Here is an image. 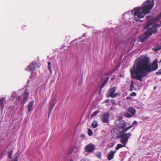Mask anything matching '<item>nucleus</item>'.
Listing matches in <instances>:
<instances>
[{
  "instance_id": "obj_4",
  "label": "nucleus",
  "mask_w": 161,
  "mask_h": 161,
  "mask_svg": "<svg viewBox=\"0 0 161 161\" xmlns=\"http://www.w3.org/2000/svg\"><path fill=\"white\" fill-rule=\"evenodd\" d=\"M115 126L120 130H122L127 126L126 123L124 120L117 119L115 121Z\"/></svg>"
},
{
  "instance_id": "obj_23",
  "label": "nucleus",
  "mask_w": 161,
  "mask_h": 161,
  "mask_svg": "<svg viewBox=\"0 0 161 161\" xmlns=\"http://www.w3.org/2000/svg\"><path fill=\"white\" fill-rule=\"evenodd\" d=\"M99 112V111L98 110H97L94 112L91 115V118L92 119V118L96 116L97 114Z\"/></svg>"
},
{
  "instance_id": "obj_45",
  "label": "nucleus",
  "mask_w": 161,
  "mask_h": 161,
  "mask_svg": "<svg viewBox=\"0 0 161 161\" xmlns=\"http://www.w3.org/2000/svg\"><path fill=\"white\" fill-rule=\"evenodd\" d=\"M107 106H109V104H107Z\"/></svg>"
},
{
  "instance_id": "obj_14",
  "label": "nucleus",
  "mask_w": 161,
  "mask_h": 161,
  "mask_svg": "<svg viewBox=\"0 0 161 161\" xmlns=\"http://www.w3.org/2000/svg\"><path fill=\"white\" fill-rule=\"evenodd\" d=\"M128 111L132 115H134L136 113V110L132 107L129 108L128 109Z\"/></svg>"
},
{
  "instance_id": "obj_34",
  "label": "nucleus",
  "mask_w": 161,
  "mask_h": 161,
  "mask_svg": "<svg viewBox=\"0 0 161 161\" xmlns=\"http://www.w3.org/2000/svg\"><path fill=\"white\" fill-rule=\"evenodd\" d=\"M27 94H29V93L28 92H27V91L26 90L25 91V92L24 93V94L22 95H26Z\"/></svg>"
},
{
  "instance_id": "obj_9",
  "label": "nucleus",
  "mask_w": 161,
  "mask_h": 161,
  "mask_svg": "<svg viewBox=\"0 0 161 161\" xmlns=\"http://www.w3.org/2000/svg\"><path fill=\"white\" fill-rule=\"evenodd\" d=\"M56 97L53 98L49 102V114H50L51 111L56 103Z\"/></svg>"
},
{
  "instance_id": "obj_41",
  "label": "nucleus",
  "mask_w": 161,
  "mask_h": 161,
  "mask_svg": "<svg viewBox=\"0 0 161 161\" xmlns=\"http://www.w3.org/2000/svg\"><path fill=\"white\" fill-rule=\"evenodd\" d=\"M159 17H161V12L160 13V14H159Z\"/></svg>"
},
{
  "instance_id": "obj_33",
  "label": "nucleus",
  "mask_w": 161,
  "mask_h": 161,
  "mask_svg": "<svg viewBox=\"0 0 161 161\" xmlns=\"http://www.w3.org/2000/svg\"><path fill=\"white\" fill-rule=\"evenodd\" d=\"M126 116L127 117H129V118H130V117H132V115L131 114H130L128 113H127Z\"/></svg>"
},
{
  "instance_id": "obj_20",
  "label": "nucleus",
  "mask_w": 161,
  "mask_h": 161,
  "mask_svg": "<svg viewBox=\"0 0 161 161\" xmlns=\"http://www.w3.org/2000/svg\"><path fill=\"white\" fill-rule=\"evenodd\" d=\"M109 79V77H107L105 79V80H104V82H103V84L101 86L100 89V91H101V90H102V88L108 82Z\"/></svg>"
},
{
  "instance_id": "obj_44",
  "label": "nucleus",
  "mask_w": 161,
  "mask_h": 161,
  "mask_svg": "<svg viewBox=\"0 0 161 161\" xmlns=\"http://www.w3.org/2000/svg\"><path fill=\"white\" fill-rule=\"evenodd\" d=\"M127 99H128V98H129V97H127Z\"/></svg>"
},
{
  "instance_id": "obj_47",
  "label": "nucleus",
  "mask_w": 161,
  "mask_h": 161,
  "mask_svg": "<svg viewBox=\"0 0 161 161\" xmlns=\"http://www.w3.org/2000/svg\"><path fill=\"white\" fill-rule=\"evenodd\" d=\"M19 97V99L20 98H21L20 97Z\"/></svg>"
},
{
  "instance_id": "obj_15",
  "label": "nucleus",
  "mask_w": 161,
  "mask_h": 161,
  "mask_svg": "<svg viewBox=\"0 0 161 161\" xmlns=\"http://www.w3.org/2000/svg\"><path fill=\"white\" fill-rule=\"evenodd\" d=\"M5 101V97H3L0 99V106L1 107L2 111L4 107L3 102Z\"/></svg>"
},
{
  "instance_id": "obj_43",
  "label": "nucleus",
  "mask_w": 161,
  "mask_h": 161,
  "mask_svg": "<svg viewBox=\"0 0 161 161\" xmlns=\"http://www.w3.org/2000/svg\"><path fill=\"white\" fill-rule=\"evenodd\" d=\"M156 88V87H154V89H155Z\"/></svg>"
},
{
  "instance_id": "obj_29",
  "label": "nucleus",
  "mask_w": 161,
  "mask_h": 161,
  "mask_svg": "<svg viewBox=\"0 0 161 161\" xmlns=\"http://www.w3.org/2000/svg\"><path fill=\"white\" fill-rule=\"evenodd\" d=\"M161 49V47H158L156 46L154 48V50L155 51H158V50L160 49Z\"/></svg>"
},
{
  "instance_id": "obj_28",
  "label": "nucleus",
  "mask_w": 161,
  "mask_h": 161,
  "mask_svg": "<svg viewBox=\"0 0 161 161\" xmlns=\"http://www.w3.org/2000/svg\"><path fill=\"white\" fill-rule=\"evenodd\" d=\"M146 18L149 21L151 20L152 16L150 15H147L146 16Z\"/></svg>"
},
{
  "instance_id": "obj_37",
  "label": "nucleus",
  "mask_w": 161,
  "mask_h": 161,
  "mask_svg": "<svg viewBox=\"0 0 161 161\" xmlns=\"http://www.w3.org/2000/svg\"><path fill=\"white\" fill-rule=\"evenodd\" d=\"M12 161H18V157L17 156L16 157V158H15V159H14V160H13Z\"/></svg>"
},
{
  "instance_id": "obj_27",
  "label": "nucleus",
  "mask_w": 161,
  "mask_h": 161,
  "mask_svg": "<svg viewBox=\"0 0 161 161\" xmlns=\"http://www.w3.org/2000/svg\"><path fill=\"white\" fill-rule=\"evenodd\" d=\"M88 135L89 136H91L93 134V132L91 129H88Z\"/></svg>"
},
{
  "instance_id": "obj_6",
  "label": "nucleus",
  "mask_w": 161,
  "mask_h": 161,
  "mask_svg": "<svg viewBox=\"0 0 161 161\" xmlns=\"http://www.w3.org/2000/svg\"><path fill=\"white\" fill-rule=\"evenodd\" d=\"M116 90V87H113L110 88L108 91V93L107 95V97H110L112 98H114L117 97L118 95L117 93H115Z\"/></svg>"
},
{
  "instance_id": "obj_38",
  "label": "nucleus",
  "mask_w": 161,
  "mask_h": 161,
  "mask_svg": "<svg viewBox=\"0 0 161 161\" xmlns=\"http://www.w3.org/2000/svg\"><path fill=\"white\" fill-rule=\"evenodd\" d=\"M109 101V100L108 99H107L103 103H108Z\"/></svg>"
},
{
  "instance_id": "obj_11",
  "label": "nucleus",
  "mask_w": 161,
  "mask_h": 161,
  "mask_svg": "<svg viewBox=\"0 0 161 161\" xmlns=\"http://www.w3.org/2000/svg\"><path fill=\"white\" fill-rule=\"evenodd\" d=\"M116 152V150H115L114 151L112 150L111 151L108 155V159L109 160H110L112 159L113 158L114 154Z\"/></svg>"
},
{
  "instance_id": "obj_1",
  "label": "nucleus",
  "mask_w": 161,
  "mask_h": 161,
  "mask_svg": "<svg viewBox=\"0 0 161 161\" xmlns=\"http://www.w3.org/2000/svg\"><path fill=\"white\" fill-rule=\"evenodd\" d=\"M158 67L157 60H154L151 64L149 58L144 56L140 57L136 59L130 69V77L131 79L142 81V78L148 73L156 70Z\"/></svg>"
},
{
  "instance_id": "obj_24",
  "label": "nucleus",
  "mask_w": 161,
  "mask_h": 161,
  "mask_svg": "<svg viewBox=\"0 0 161 161\" xmlns=\"http://www.w3.org/2000/svg\"><path fill=\"white\" fill-rule=\"evenodd\" d=\"M48 69L50 71V73L51 74H52V71L51 66V63L50 62H48Z\"/></svg>"
},
{
  "instance_id": "obj_19",
  "label": "nucleus",
  "mask_w": 161,
  "mask_h": 161,
  "mask_svg": "<svg viewBox=\"0 0 161 161\" xmlns=\"http://www.w3.org/2000/svg\"><path fill=\"white\" fill-rule=\"evenodd\" d=\"M126 145V144H119L117 145V147H116L115 150H116L117 151L120 148L125 147Z\"/></svg>"
},
{
  "instance_id": "obj_39",
  "label": "nucleus",
  "mask_w": 161,
  "mask_h": 161,
  "mask_svg": "<svg viewBox=\"0 0 161 161\" xmlns=\"http://www.w3.org/2000/svg\"><path fill=\"white\" fill-rule=\"evenodd\" d=\"M150 25H147L146 26V28H148V27H149L150 26Z\"/></svg>"
},
{
  "instance_id": "obj_18",
  "label": "nucleus",
  "mask_w": 161,
  "mask_h": 161,
  "mask_svg": "<svg viewBox=\"0 0 161 161\" xmlns=\"http://www.w3.org/2000/svg\"><path fill=\"white\" fill-rule=\"evenodd\" d=\"M78 151V149L77 148H76L75 147L73 148L69 151L68 154L69 155H70L73 152H74L75 153H77Z\"/></svg>"
},
{
  "instance_id": "obj_42",
  "label": "nucleus",
  "mask_w": 161,
  "mask_h": 161,
  "mask_svg": "<svg viewBox=\"0 0 161 161\" xmlns=\"http://www.w3.org/2000/svg\"><path fill=\"white\" fill-rule=\"evenodd\" d=\"M69 161H73V160L72 159H71Z\"/></svg>"
},
{
  "instance_id": "obj_10",
  "label": "nucleus",
  "mask_w": 161,
  "mask_h": 161,
  "mask_svg": "<svg viewBox=\"0 0 161 161\" xmlns=\"http://www.w3.org/2000/svg\"><path fill=\"white\" fill-rule=\"evenodd\" d=\"M36 64L32 63L27 67L26 69L29 71H33L35 70L36 67Z\"/></svg>"
},
{
  "instance_id": "obj_40",
  "label": "nucleus",
  "mask_w": 161,
  "mask_h": 161,
  "mask_svg": "<svg viewBox=\"0 0 161 161\" xmlns=\"http://www.w3.org/2000/svg\"><path fill=\"white\" fill-rule=\"evenodd\" d=\"M86 36V35L85 34H84L83 35H82V36Z\"/></svg>"
},
{
  "instance_id": "obj_5",
  "label": "nucleus",
  "mask_w": 161,
  "mask_h": 161,
  "mask_svg": "<svg viewBox=\"0 0 161 161\" xmlns=\"http://www.w3.org/2000/svg\"><path fill=\"white\" fill-rule=\"evenodd\" d=\"M157 32V25H154L152 27L148 28L146 31L145 33L148 37H149L153 33H155Z\"/></svg>"
},
{
  "instance_id": "obj_35",
  "label": "nucleus",
  "mask_w": 161,
  "mask_h": 161,
  "mask_svg": "<svg viewBox=\"0 0 161 161\" xmlns=\"http://www.w3.org/2000/svg\"><path fill=\"white\" fill-rule=\"evenodd\" d=\"M137 124V122L136 121H134L133 123V125H133V126L134 125H135V124Z\"/></svg>"
},
{
  "instance_id": "obj_13",
  "label": "nucleus",
  "mask_w": 161,
  "mask_h": 161,
  "mask_svg": "<svg viewBox=\"0 0 161 161\" xmlns=\"http://www.w3.org/2000/svg\"><path fill=\"white\" fill-rule=\"evenodd\" d=\"M34 103V101H31L28 104L27 109L29 112H31L33 109Z\"/></svg>"
},
{
  "instance_id": "obj_17",
  "label": "nucleus",
  "mask_w": 161,
  "mask_h": 161,
  "mask_svg": "<svg viewBox=\"0 0 161 161\" xmlns=\"http://www.w3.org/2000/svg\"><path fill=\"white\" fill-rule=\"evenodd\" d=\"M113 131L114 133H115V134L117 135H119L120 134V132H122V131H121V130H120L119 129H118L117 128H114L113 130Z\"/></svg>"
},
{
  "instance_id": "obj_22",
  "label": "nucleus",
  "mask_w": 161,
  "mask_h": 161,
  "mask_svg": "<svg viewBox=\"0 0 161 161\" xmlns=\"http://www.w3.org/2000/svg\"><path fill=\"white\" fill-rule=\"evenodd\" d=\"M98 124L97 122L96 121H94L92 124V127L93 128H96L98 126Z\"/></svg>"
},
{
  "instance_id": "obj_2",
  "label": "nucleus",
  "mask_w": 161,
  "mask_h": 161,
  "mask_svg": "<svg viewBox=\"0 0 161 161\" xmlns=\"http://www.w3.org/2000/svg\"><path fill=\"white\" fill-rule=\"evenodd\" d=\"M142 7L135 8L131 11V13L134 16V19L136 21L150 13L154 6V0H147L144 3Z\"/></svg>"
},
{
  "instance_id": "obj_8",
  "label": "nucleus",
  "mask_w": 161,
  "mask_h": 161,
  "mask_svg": "<svg viewBox=\"0 0 161 161\" xmlns=\"http://www.w3.org/2000/svg\"><path fill=\"white\" fill-rule=\"evenodd\" d=\"M95 146L92 143H90L87 145L85 148V151L88 153H91L95 150Z\"/></svg>"
},
{
  "instance_id": "obj_25",
  "label": "nucleus",
  "mask_w": 161,
  "mask_h": 161,
  "mask_svg": "<svg viewBox=\"0 0 161 161\" xmlns=\"http://www.w3.org/2000/svg\"><path fill=\"white\" fill-rule=\"evenodd\" d=\"M13 152V150H11L10 151L8 152V158L10 159L12 158V153Z\"/></svg>"
},
{
  "instance_id": "obj_12",
  "label": "nucleus",
  "mask_w": 161,
  "mask_h": 161,
  "mask_svg": "<svg viewBox=\"0 0 161 161\" xmlns=\"http://www.w3.org/2000/svg\"><path fill=\"white\" fill-rule=\"evenodd\" d=\"M149 37L145 34L144 33V34L142 35L139 37L138 39L139 41L141 42H144Z\"/></svg>"
},
{
  "instance_id": "obj_16",
  "label": "nucleus",
  "mask_w": 161,
  "mask_h": 161,
  "mask_svg": "<svg viewBox=\"0 0 161 161\" xmlns=\"http://www.w3.org/2000/svg\"><path fill=\"white\" fill-rule=\"evenodd\" d=\"M23 97V101L21 102L22 103L24 104L26 103V101L28 99V94H27L25 95H22Z\"/></svg>"
},
{
  "instance_id": "obj_46",
  "label": "nucleus",
  "mask_w": 161,
  "mask_h": 161,
  "mask_svg": "<svg viewBox=\"0 0 161 161\" xmlns=\"http://www.w3.org/2000/svg\"><path fill=\"white\" fill-rule=\"evenodd\" d=\"M107 106H109V104H107Z\"/></svg>"
},
{
  "instance_id": "obj_36",
  "label": "nucleus",
  "mask_w": 161,
  "mask_h": 161,
  "mask_svg": "<svg viewBox=\"0 0 161 161\" xmlns=\"http://www.w3.org/2000/svg\"><path fill=\"white\" fill-rule=\"evenodd\" d=\"M80 137L81 138H84L85 137V135L84 134H82L80 135Z\"/></svg>"
},
{
  "instance_id": "obj_21",
  "label": "nucleus",
  "mask_w": 161,
  "mask_h": 161,
  "mask_svg": "<svg viewBox=\"0 0 161 161\" xmlns=\"http://www.w3.org/2000/svg\"><path fill=\"white\" fill-rule=\"evenodd\" d=\"M134 87V82L133 81H131L130 84V91H132L133 90V89Z\"/></svg>"
},
{
  "instance_id": "obj_31",
  "label": "nucleus",
  "mask_w": 161,
  "mask_h": 161,
  "mask_svg": "<svg viewBox=\"0 0 161 161\" xmlns=\"http://www.w3.org/2000/svg\"><path fill=\"white\" fill-rule=\"evenodd\" d=\"M136 94L135 92H133L131 94H130V95L131 96H135L136 95Z\"/></svg>"
},
{
  "instance_id": "obj_32",
  "label": "nucleus",
  "mask_w": 161,
  "mask_h": 161,
  "mask_svg": "<svg viewBox=\"0 0 161 161\" xmlns=\"http://www.w3.org/2000/svg\"><path fill=\"white\" fill-rule=\"evenodd\" d=\"M80 161H89L86 158H83Z\"/></svg>"
},
{
  "instance_id": "obj_3",
  "label": "nucleus",
  "mask_w": 161,
  "mask_h": 161,
  "mask_svg": "<svg viewBox=\"0 0 161 161\" xmlns=\"http://www.w3.org/2000/svg\"><path fill=\"white\" fill-rule=\"evenodd\" d=\"M130 133H125L122 131L120 132V134L117 136L118 138L120 140V142L123 144H126L128 142V140L131 136Z\"/></svg>"
},
{
  "instance_id": "obj_26",
  "label": "nucleus",
  "mask_w": 161,
  "mask_h": 161,
  "mask_svg": "<svg viewBox=\"0 0 161 161\" xmlns=\"http://www.w3.org/2000/svg\"><path fill=\"white\" fill-rule=\"evenodd\" d=\"M133 127V125H131L130 126L128 127H125L124 129L123 130H122L123 131H124L126 133V132L129 129H130L131 127Z\"/></svg>"
},
{
  "instance_id": "obj_30",
  "label": "nucleus",
  "mask_w": 161,
  "mask_h": 161,
  "mask_svg": "<svg viewBox=\"0 0 161 161\" xmlns=\"http://www.w3.org/2000/svg\"><path fill=\"white\" fill-rule=\"evenodd\" d=\"M157 75H161V69H159L158 72L156 73Z\"/></svg>"
},
{
  "instance_id": "obj_7",
  "label": "nucleus",
  "mask_w": 161,
  "mask_h": 161,
  "mask_svg": "<svg viewBox=\"0 0 161 161\" xmlns=\"http://www.w3.org/2000/svg\"><path fill=\"white\" fill-rule=\"evenodd\" d=\"M110 113L108 112L104 113L101 117L103 123H109V118L110 117Z\"/></svg>"
}]
</instances>
